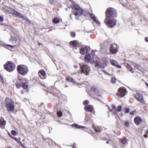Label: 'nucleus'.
Segmentation results:
<instances>
[{
	"mask_svg": "<svg viewBox=\"0 0 148 148\" xmlns=\"http://www.w3.org/2000/svg\"><path fill=\"white\" fill-rule=\"evenodd\" d=\"M147 135L148 136V130L146 131V134L144 135V136L145 137H147Z\"/></svg>",
	"mask_w": 148,
	"mask_h": 148,
	"instance_id": "45",
	"label": "nucleus"
},
{
	"mask_svg": "<svg viewBox=\"0 0 148 148\" xmlns=\"http://www.w3.org/2000/svg\"><path fill=\"white\" fill-rule=\"evenodd\" d=\"M77 67V66H75V69H76Z\"/></svg>",
	"mask_w": 148,
	"mask_h": 148,
	"instance_id": "55",
	"label": "nucleus"
},
{
	"mask_svg": "<svg viewBox=\"0 0 148 148\" xmlns=\"http://www.w3.org/2000/svg\"><path fill=\"white\" fill-rule=\"evenodd\" d=\"M92 62H94L93 63L95 64L96 66H97L99 68L103 69L104 68L103 66L102 65L101 63L100 62L99 59L97 57L96 58H94V60L92 61Z\"/></svg>",
	"mask_w": 148,
	"mask_h": 148,
	"instance_id": "13",
	"label": "nucleus"
},
{
	"mask_svg": "<svg viewBox=\"0 0 148 148\" xmlns=\"http://www.w3.org/2000/svg\"><path fill=\"white\" fill-rule=\"evenodd\" d=\"M135 123L137 125H138L141 122L142 120L140 117H137L135 118L134 119Z\"/></svg>",
	"mask_w": 148,
	"mask_h": 148,
	"instance_id": "24",
	"label": "nucleus"
},
{
	"mask_svg": "<svg viewBox=\"0 0 148 148\" xmlns=\"http://www.w3.org/2000/svg\"><path fill=\"white\" fill-rule=\"evenodd\" d=\"M108 108L109 109V107H108Z\"/></svg>",
	"mask_w": 148,
	"mask_h": 148,
	"instance_id": "61",
	"label": "nucleus"
},
{
	"mask_svg": "<svg viewBox=\"0 0 148 148\" xmlns=\"http://www.w3.org/2000/svg\"><path fill=\"white\" fill-rule=\"evenodd\" d=\"M4 66L6 70L9 72L13 71L15 69L14 64L10 61H8Z\"/></svg>",
	"mask_w": 148,
	"mask_h": 148,
	"instance_id": "6",
	"label": "nucleus"
},
{
	"mask_svg": "<svg viewBox=\"0 0 148 148\" xmlns=\"http://www.w3.org/2000/svg\"><path fill=\"white\" fill-rule=\"evenodd\" d=\"M6 148H12L10 147H7Z\"/></svg>",
	"mask_w": 148,
	"mask_h": 148,
	"instance_id": "56",
	"label": "nucleus"
},
{
	"mask_svg": "<svg viewBox=\"0 0 148 148\" xmlns=\"http://www.w3.org/2000/svg\"><path fill=\"white\" fill-rule=\"evenodd\" d=\"M126 94V90L123 87H121L119 89L116 95L120 97H123Z\"/></svg>",
	"mask_w": 148,
	"mask_h": 148,
	"instance_id": "10",
	"label": "nucleus"
},
{
	"mask_svg": "<svg viewBox=\"0 0 148 148\" xmlns=\"http://www.w3.org/2000/svg\"><path fill=\"white\" fill-rule=\"evenodd\" d=\"M135 112L134 111H133L132 112H130V114L131 115L133 114L134 113H135Z\"/></svg>",
	"mask_w": 148,
	"mask_h": 148,
	"instance_id": "49",
	"label": "nucleus"
},
{
	"mask_svg": "<svg viewBox=\"0 0 148 148\" xmlns=\"http://www.w3.org/2000/svg\"><path fill=\"white\" fill-rule=\"evenodd\" d=\"M3 18V17L2 16H0V19Z\"/></svg>",
	"mask_w": 148,
	"mask_h": 148,
	"instance_id": "53",
	"label": "nucleus"
},
{
	"mask_svg": "<svg viewBox=\"0 0 148 148\" xmlns=\"http://www.w3.org/2000/svg\"><path fill=\"white\" fill-rule=\"evenodd\" d=\"M71 8L72 9L75 10H77L79 12L80 10L82 9L80 8L79 5L75 4H73L72 5H71Z\"/></svg>",
	"mask_w": 148,
	"mask_h": 148,
	"instance_id": "18",
	"label": "nucleus"
},
{
	"mask_svg": "<svg viewBox=\"0 0 148 148\" xmlns=\"http://www.w3.org/2000/svg\"><path fill=\"white\" fill-rule=\"evenodd\" d=\"M127 68L130 71H132V73H133V71H132L133 70V69L132 67L130 65L127 64Z\"/></svg>",
	"mask_w": 148,
	"mask_h": 148,
	"instance_id": "31",
	"label": "nucleus"
},
{
	"mask_svg": "<svg viewBox=\"0 0 148 148\" xmlns=\"http://www.w3.org/2000/svg\"><path fill=\"white\" fill-rule=\"evenodd\" d=\"M72 127H75L76 128L83 129L85 128V127L76 124H74L71 125Z\"/></svg>",
	"mask_w": 148,
	"mask_h": 148,
	"instance_id": "25",
	"label": "nucleus"
},
{
	"mask_svg": "<svg viewBox=\"0 0 148 148\" xmlns=\"http://www.w3.org/2000/svg\"><path fill=\"white\" fill-rule=\"evenodd\" d=\"M129 123L127 121H126L125 123V125L126 126H128L129 125Z\"/></svg>",
	"mask_w": 148,
	"mask_h": 148,
	"instance_id": "46",
	"label": "nucleus"
},
{
	"mask_svg": "<svg viewBox=\"0 0 148 148\" xmlns=\"http://www.w3.org/2000/svg\"><path fill=\"white\" fill-rule=\"evenodd\" d=\"M145 41L147 42H148V38H146L145 39Z\"/></svg>",
	"mask_w": 148,
	"mask_h": 148,
	"instance_id": "51",
	"label": "nucleus"
},
{
	"mask_svg": "<svg viewBox=\"0 0 148 148\" xmlns=\"http://www.w3.org/2000/svg\"><path fill=\"white\" fill-rule=\"evenodd\" d=\"M121 106H118L117 108V111L119 112L121 110Z\"/></svg>",
	"mask_w": 148,
	"mask_h": 148,
	"instance_id": "41",
	"label": "nucleus"
},
{
	"mask_svg": "<svg viewBox=\"0 0 148 148\" xmlns=\"http://www.w3.org/2000/svg\"><path fill=\"white\" fill-rule=\"evenodd\" d=\"M112 107L113 108V109L111 110L110 111L112 112L113 114H117V113L116 111V107L114 105H112Z\"/></svg>",
	"mask_w": 148,
	"mask_h": 148,
	"instance_id": "27",
	"label": "nucleus"
},
{
	"mask_svg": "<svg viewBox=\"0 0 148 148\" xmlns=\"http://www.w3.org/2000/svg\"><path fill=\"white\" fill-rule=\"evenodd\" d=\"M52 21L53 23H55V24H56L59 23L60 21V20L59 19H53L52 20Z\"/></svg>",
	"mask_w": 148,
	"mask_h": 148,
	"instance_id": "34",
	"label": "nucleus"
},
{
	"mask_svg": "<svg viewBox=\"0 0 148 148\" xmlns=\"http://www.w3.org/2000/svg\"><path fill=\"white\" fill-rule=\"evenodd\" d=\"M19 80L16 84V87L18 88H20L21 86L23 88L27 91L28 85L27 81L25 78H18Z\"/></svg>",
	"mask_w": 148,
	"mask_h": 148,
	"instance_id": "1",
	"label": "nucleus"
},
{
	"mask_svg": "<svg viewBox=\"0 0 148 148\" xmlns=\"http://www.w3.org/2000/svg\"><path fill=\"white\" fill-rule=\"evenodd\" d=\"M110 49V52L113 53H116L117 51V45L115 44L112 45Z\"/></svg>",
	"mask_w": 148,
	"mask_h": 148,
	"instance_id": "14",
	"label": "nucleus"
},
{
	"mask_svg": "<svg viewBox=\"0 0 148 148\" xmlns=\"http://www.w3.org/2000/svg\"><path fill=\"white\" fill-rule=\"evenodd\" d=\"M93 91L96 95L99 96H101L102 92L98 88H95L93 89Z\"/></svg>",
	"mask_w": 148,
	"mask_h": 148,
	"instance_id": "21",
	"label": "nucleus"
},
{
	"mask_svg": "<svg viewBox=\"0 0 148 148\" xmlns=\"http://www.w3.org/2000/svg\"><path fill=\"white\" fill-rule=\"evenodd\" d=\"M18 72L23 75H25L29 71L28 68L27 66L23 65H19L17 67Z\"/></svg>",
	"mask_w": 148,
	"mask_h": 148,
	"instance_id": "2",
	"label": "nucleus"
},
{
	"mask_svg": "<svg viewBox=\"0 0 148 148\" xmlns=\"http://www.w3.org/2000/svg\"><path fill=\"white\" fill-rule=\"evenodd\" d=\"M145 84L148 87V84L147 83H146Z\"/></svg>",
	"mask_w": 148,
	"mask_h": 148,
	"instance_id": "54",
	"label": "nucleus"
},
{
	"mask_svg": "<svg viewBox=\"0 0 148 148\" xmlns=\"http://www.w3.org/2000/svg\"><path fill=\"white\" fill-rule=\"evenodd\" d=\"M3 9L5 12L12 14H16L17 13V11L7 6H5L3 8Z\"/></svg>",
	"mask_w": 148,
	"mask_h": 148,
	"instance_id": "11",
	"label": "nucleus"
},
{
	"mask_svg": "<svg viewBox=\"0 0 148 148\" xmlns=\"http://www.w3.org/2000/svg\"><path fill=\"white\" fill-rule=\"evenodd\" d=\"M10 40L12 42L13 44H14L16 42V37H12V38L10 39Z\"/></svg>",
	"mask_w": 148,
	"mask_h": 148,
	"instance_id": "28",
	"label": "nucleus"
},
{
	"mask_svg": "<svg viewBox=\"0 0 148 148\" xmlns=\"http://www.w3.org/2000/svg\"><path fill=\"white\" fill-rule=\"evenodd\" d=\"M6 106L8 110V111H13L14 110V106L13 102L11 99H10L8 98H6Z\"/></svg>",
	"mask_w": 148,
	"mask_h": 148,
	"instance_id": "5",
	"label": "nucleus"
},
{
	"mask_svg": "<svg viewBox=\"0 0 148 148\" xmlns=\"http://www.w3.org/2000/svg\"><path fill=\"white\" fill-rule=\"evenodd\" d=\"M89 11L86 10H83L82 8L80 10L79 12H77L75 14V15L76 16H77L83 15L84 16L86 15L87 14H89V15L91 18H96L95 16L92 13H89Z\"/></svg>",
	"mask_w": 148,
	"mask_h": 148,
	"instance_id": "3",
	"label": "nucleus"
},
{
	"mask_svg": "<svg viewBox=\"0 0 148 148\" xmlns=\"http://www.w3.org/2000/svg\"><path fill=\"white\" fill-rule=\"evenodd\" d=\"M3 21V19H0V21L2 22Z\"/></svg>",
	"mask_w": 148,
	"mask_h": 148,
	"instance_id": "52",
	"label": "nucleus"
},
{
	"mask_svg": "<svg viewBox=\"0 0 148 148\" xmlns=\"http://www.w3.org/2000/svg\"><path fill=\"white\" fill-rule=\"evenodd\" d=\"M4 83V80L2 77L0 75V84H3Z\"/></svg>",
	"mask_w": 148,
	"mask_h": 148,
	"instance_id": "35",
	"label": "nucleus"
},
{
	"mask_svg": "<svg viewBox=\"0 0 148 148\" xmlns=\"http://www.w3.org/2000/svg\"><path fill=\"white\" fill-rule=\"evenodd\" d=\"M88 100H86L84 101V105H86V104H88Z\"/></svg>",
	"mask_w": 148,
	"mask_h": 148,
	"instance_id": "44",
	"label": "nucleus"
},
{
	"mask_svg": "<svg viewBox=\"0 0 148 148\" xmlns=\"http://www.w3.org/2000/svg\"><path fill=\"white\" fill-rule=\"evenodd\" d=\"M94 129L97 132H98L99 130V129H97L96 127H94Z\"/></svg>",
	"mask_w": 148,
	"mask_h": 148,
	"instance_id": "50",
	"label": "nucleus"
},
{
	"mask_svg": "<svg viewBox=\"0 0 148 148\" xmlns=\"http://www.w3.org/2000/svg\"><path fill=\"white\" fill-rule=\"evenodd\" d=\"M88 49L86 47L81 48L79 51L80 53L83 55H84L85 53H88Z\"/></svg>",
	"mask_w": 148,
	"mask_h": 148,
	"instance_id": "15",
	"label": "nucleus"
},
{
	"mask_svg": "<svg viewBox=\"0 0 148 148\" xmlns=\"http://www.w3.org/2000/svg\"><path fill=\"white\" fill-rule=\"evenodd\" d=\"M111 82L112 83H114L116 82V79L114 78H112L111 79Z\"/></svg>",
	"mask_w": 148,
	"mask_h": 148,
	"instance_id": "40",
	"label": "nucleus"
},
{
	"mask_svg": "<svg viewBox=\"0 0 148 148\" xmlns=\"http://www.w3.org/2000/svg\"><path fill=\"white\" fill-rule=\"evenodd\" d=\"M79 44L78 42L76 40L71 41L69 42V44L71 47H74L75 49H76V47Z\"/></svg>",
	"mask_w": 148,
	"mask_h": 148,
	"instance_id": "16",
	"label": "nucleus"
},
{
	"mask_svg": "<svg viewBox=\"0 0 148 148\" xmlns=\"http://www.w3.org/2000/svg\"><path fill=\"white\" fill-rule=\"evenodd\" d=\"M135 99L141 103H143L144 102L143 95L138 92H137L136 95H134Z\"/></svg>",
	"mask_w": 148,
	"mask_h": 148,
	"instance_id": "12",
	"label": "nucleus"
},
{
	"mask_svg": "<svg viewBox=\"0 0 148 148\" xmlns=\"http://www.w3.org/2000/svg\"><path fill=\"white\" fill-rule=\"evenodd\" d=\"M129 108H125L124 109V112L125 113H128L129 112Z\"/></svg>",
	"mask_w": 148,
	"mask_h": 148,
	"instance_id": "42",
	"label": "nucleus"
},
{
	"mask_svg": "<svg viewBox=\"0 0 148 148\" xmlns=\"http://www.w3.org/2000/svg\"><path fill=\"white\" fill-rule=\"evenodd\" d=\"M127 139L125 138H123L121 140V143L123 144H125L127 142Z\"/></svg>",
	"mask_w": 148,
	"mask_h": 148,
	"instance_id": "30",
	"label": "nucleus"
},
{
	"mask_svg": "<svg viewBox=\"0 0 148 148\" xmlns=\"http://www.w3.org/2000/svg\"><path fill=\"white\" fill-rule=\"evenodd\" d=\"M39 77L41 79H45L46 78V75L45 72L43 70H40L38 72Z\"/></svg>",
	"mask_w": 148,
	"mask_h": 148,
	"instance_id": "17",
	"label": "nucleus"
},
{
	"mask_svg": "<svg viewBox=\"0 0 148 148\" xmlns=\"http://www.w3.org/2000/svg\"><path fill=\"white\" fill-rule=\"evenodd\" d=\"M106 143H107V144H108V142L107 141V142H106Z\"/></svg>",
	"mask_w": 148,
	"mask_h": 148,
	"instance_id": "57",
	"label": "nucleus"
},
{
	"mask_svg": "<svg viewBox=\"0 0 148 148\" xmlns=\"http://www.w3.org/2000/svg\"><path fill=\"white\" fill-rule=\"evenodd\" d=\"M66 79L67 81L72 82L74 84H75L76 83V82L70 76H67L66 77Z\"/></svg>",
	"mask_w": 148,
	"mask_h": 148,
	"instance_id": "26",
	"label": "nucleus"
},
{
	"mask_svg": "<svg viewBox=\"0 0 148 148\" xmlns=\"http://www.w3.org/2000/svg\"><path fill=\"white\" fill-rule=\"evenodd\" d=\"M76 35L75 34V32H71V36L72 37H74Z\"/></svg>",
	"mask_w": 148,
	"mask_h": 148,
	"instance_id": "39",
	"label": "nucleus"
},
{
	"mask_svg": "<svg viewBox=\"0 0 148 148\" xmlns=\"http://www.w3.org/2000/svg\"><path fill=\"white\" fill-rule=\"evenodd\" d=\"M94 52L92 51L91 56L89 54L86 55L84 57L85 62H90L91 63H93L94 62H92V61L94 60V58H97V56L94 55Z\"/></svg>",
	"mask_w": 148,
	"mask_h": 148,
	"instance_id": "7",
	"label": "nucleus"
},
{
	"mask_svg": "<svg viewBox=\"0 0 148 148\" xmlns=\"http://www.w3.org/2000/svg\"><path fill=\"white\" fill-rule=\"evenodd\" d=\"M57 115L59 116H61L62 115V113L60 111L58 112Z\"/></svg>",
	"mask_w": 148,
	"mask_h": 148,
	"instance_id": "43",
	"label": "nucleus"
},
{
	"mask_svg": "<svg viewBox=\"0 0 148 148\" xmlns=\"http://www.w3.org/2000/svg\"><path fill=\"white\" fill-rule=\"evenodd\" d=\"M110 62L113 66L117 67L119 68H121V66L119 65L118 63L116 61L112 60H110Z\"/></svg>",
	"mask_w": 148,
	"mask_h": 148,
	"instance_id": "20",
	"label": "nucleus"
},
{
	"mask_svg": "<svg viewBox=\"0 0 148 148\" xmlns=\"http://www.w3.org/2000/svg\"><path fill=\"white\" fill-rule=\"evenodd\" d=\"M8 134H9V135L10 136V134L9 133H8Z\"/></svg>",
	"mask_w": 148,
	"mask_h": 148,
	"instance_id": "60",
	"label": "nucleus"
},
{
	"mask_svg": "<svg viewBox=\"0 0 148 148\" xmlns=\"http://www.w3.org/2000/svg\"><path fill=\"white\" fill-rule=\"evenodd\" d=\"M85 110L87 111L91 112L93 110V107L92 106L89 105L87 107L84 108Z\"/></svg>",
	"mask_w": 148,
	"mask_h": 148,
	"instance_id": "22",
	"label": "nucleus"
},
{
	"mask_svg": "<svg viewBox=\"0 0 148 148\" xmlns=\"http://www.w3.org/2000/svg\"><path fill=\"white\" fill-rule=\"evenodd\" d=\"M73 148H76V147H73Z\"/></svg>",
	"mask_w": 148,
	"mask_h": 148,
	"instance_id": "59",
	"label": "nucleus"
},
{
	"mask_svg": "<svg viewBox=\"0 0 148 148\" xmlns=\"http://www.w3.org/2000/svg\"><path fill=\"white\" fill-rule=\"evenodd\" d=\"M133 65L135 68H137V69H140V68H141V67L140 66L137 65V64H135V63L133 64Z\"/></svg>",
	"mask_w": 148,
	"mask_h": 148,
	"instance_id": "36",
	"label": "nucleus"
},
{
	"mask_svg": "<svg viewBox=\"0 0 148 148\" xmlns=\"http://www.w3.org/2000/svg\"><path fill=\"white\" fill-rule=\"evenodd\" d=\"M0 46H2L5 47L10 49L14 48L15 47L14 45H6L4 44H0Z\"/></svg>",
	"mask_w": 148,
	"mask_h": 148,
	"instance_id": "23",
	"label": "nucleus"
},
{
	"mask_svg": "<svg viewBox=\"0 0 148 148\" xmlns=\"http://www.w3.org/2000/svg\"><path fill=\"white\" fill-rule=\"evenodd\" d=\"M26 22H27V23H30V21H29V19H26Z\"/></svg>",
	"mask_w": 148,
	"mask_h": 148,
	"instance_id": "48",
	"label": "nucleus"
},
{
	"mask_svg": "<svg viewBox=\"0 0 148 148\" xmlns=\"http://www.w3.org/2000/svg\"><path fill=\"white\" fill-rule=\"evenodd\" d=\"M17 14H13L14 15H16L19 18H24V16L22 15L21 13L17 12Z\"/></svg>",
	"mask_w": 148,
	"mask_h": 148,
	"instance_id": "29",
	"label": "nucleus"
},
{
	"mask_svg": "<svg viewBox=\"0 0 148 148\" xmlns=\"http://www.w3.org/2000/svg\"><path fill=\"white\" fill-rule=\"evenodd\" d=\"M49 2L51 4H52L54 2V0H50Z\"/></svg>",
	"mask_w": 148,
	"mask_h": 148,
	"instance_id": "47",
	"label": "nucleus"
},
{
	"mask_svg": "<svg viewBox=\"0 0 148 148\" xmlns=\"http://www.w3.org/2000/svg\"><path fill=\"white\" fill-rule=\"evenodd\" d=\"M6 123V121L3 118H1L0 119V127L2 129L5 128Z\"/></svg>",
	"mask_w": 148,
	"mask_h": 148,
	"instance_id": "19",
	"label": "nucleus"
},
{
	"mask_svg": "<svg viewBox=\"0 0 148 148\" xmlns=\"http://www.w3.org/2000/svg\"><path fill=\"white\" fill-rule=\"evenodd\" d=\"M85 119L87 121H89L90 119L89 116L86 113Z\"/></svg>",
	"mask_w": 148,
	"mask_h": 148,
	"instance_id": "38",
	"label": "nucleus"
},
{
	"mask_svg": "<svg viewBox=\"0 0 148 148\" xmlns=\"http://www.w3.org/2000/svg\"><path fill=\"white\" fill-rule=\"evenodd\" d=\"M106 17L108 18H112L115 17L116 16V13L115 10L113 8H108L106 12Z\"/></svg>",
	"mask_w": 148,
	"mask_h": 148,
	"instance_id": "4",
	"label": "nucleus"
},
{
	"mask_svg": "<svg viewBox=\"0 0 148 148\" xmlns=\"http://www.w3.org/2000/svg\"><path fill=\"white\" fill-rule=\"evenodd\" d=\"M54 18L56 19V18H57L56 17Z\"/></svg>",
	"mask_w": 148,
	"mask_h": 148,
	"instance_id": "58",
	"label": "nucleus"
},
{
	"mask_svg": "<svg viewBox=\"0 0 148 148\" xmlns=\"http://www.w3.org/2000/svg\"><path fill=\"white\" fill-rule=\"evenodd\" d=\"M93 20V22L95 23H96L98 25L100 24V22L98 21V19H92Z\"/></svg>",
	"mask_w": 148,
	"mask_h": 148,
	"instance_id": "32",
	"label": "nucleus"
},
{
	"mask_svg": "<svg viewBox=\"0 0 148 148\" xmlns=\"http://www.w3.org/2000/svg\"><path fill=\"white\" fill-rule=\"evenodd\" d=\"M11 133L12 135L14 136H16L17 135V133L14 130H12L11 131Z\"/></svg>",
	"mask_w": 148,
	"mask_h": 148,
	"instance_id": "37",
	"label": "nucleus"
},
{
	"mask_svg": "<svg viewBox=\"0 0 148 148\" xmlns=\"http://www.w3.org/2000/svg\"><path fill=\"white\" fill-rule=\"evenodd\" d=\"M80 69L82 73L87 75L90 71V69L86 65H81Z\"/></svg>",
	"mask_w": 148,
	"mask_h": 148,
	"instance_id": "9",
	"label": "nucleus"
},
{
	"mask_svg": "<svg viewBox=\"0 0 148 148\" xmlns=\"http://www.w3.org/2000/svg\"><path fill=\"white\" fill-rule=\"evenodd\" d=\"M104 22L108 26L112 27L116 25V21L115 19H106Z\"/></svg>",
	"mask_w": 148,
	"mask_h": 148,
	"instance_id": "8",
	"label": "nucleus"
},
{
	"mask_svg": "<svg viewBox=\"0 0 148 148\" xmlns=\"http://www.w3.org/2000/svg\"><path fill=\"white\" fill-rule=\"evenodd\" d=\"M10 136L12 138L16 140L18 143H21V142L17 138L14 136H12L10 134Z\"/></svg>",
	"mask_w": 148,
	"mask_h": 148,
	"instance_id": "33",
	"label": "nucleus"
}]
</instances>
